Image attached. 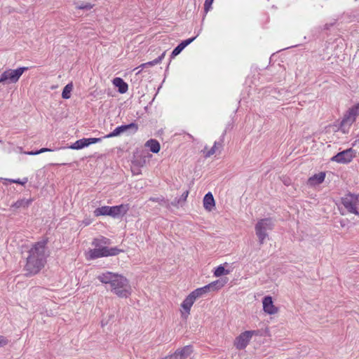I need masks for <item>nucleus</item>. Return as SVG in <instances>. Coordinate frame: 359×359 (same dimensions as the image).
Returning a JSON list of instances; mask_svg holds the SVG:
<instances>
[{"mask_svg": "<svg viewBox=\"0 0 359 359\" xmlns=\"http://www.w3.org/2000/svg\"><path fill=\"white\" fill-rule=\"evenodd\" d=\"M188 195H189V191H186L185 192L183 193L182 197L184 198V200H186V198H187Z\"/></svg>", "mask_w": 359, "mask_h": 359, "instance_id": "nucleus-33", "label": "nucleus"}, {"mask_svg": "<svg viewBox=\"0 0 359 359\" xmlns=\"http://www.w3.org/2000/svg\"><path fill=\"white\" fill-rule=\"evenodd\" d=\"M214 0H205L204 3V11L207 13L212 8V4Z\"/></svg>", "mask_w": 359, "mask_h": 359, "instance_id": "nucleus-29", "label": "nucleus"}, {"mask_svg": "<svg viewBox=\"0 0 359 359\" xmlns=\"http://www.w3.org/2000/svg\"><path fill=\"white\" fill-rule=\"evenodd\" d=\"M341 203L348 212L359 216V194H346L341 198Z\"/></svg>", "mask_w": 359, "mask_h": 359, "instance_id": "nucleus-5", "label": "nucleus"}, {"mask_svg": "<svg viewBox=\"0 0 359 359\" xmlns=\"http://www.w3.org/2000/svg\"><path fill=\"white\" fill-rule=\"evenodd\" d=\"M129 204H121L119 205L111 206L110 216L116 217L126 215L129 210Z\"/></svg>", "mask_w": 359, "mask_h": 359, "instance_id": "nucleus-15", "label": "nucleus"}, {"mask_svg": "<svg viewBox=\"0 0 359 359\" xmlns=\"http://www.w3.org/2000/svg\"><path fill=\"white\" fill-rule=\"evenodd\" d=\"M229 273L230 271L229 270L225 269L222 265H219L215 269L214 276L215 277H220L223 275H227Z\"/></svg>", "mask_w": 359, "mask_h": 359, "instance_id": "nucleus-25", "label": "nucleus"}, {"mask_svg": "<svg viewBox=\"0 0 359 359\" xmlns=\"http://www.w3.org/2000/svg\"><path fill=\"white\" fill-rule=\"evenodd\" d=\"M113 85L118 88L120 93H126L128 90V85L120 77H116L112 81Z\"/></svg>", "mask_w": 359, "mask_h": 359, "instance_id": "nucleus-19", "label": "nucleus"}, {"mask_svg": "<svg viewBox=\"0 0 359 359\" xmlns=\"http://www.w3.org/2000/svg\"><path fill=\"white\" fill-rule=\"evenodd\" d=\"M122 252L123 250L117 248H109L107 247H102L88 250L86 253V258L87 259H95L102 257L114 256Z\"/></svg>", "mask_w": 359, "mask_h": 359, "instance_id": "nucleus-3", "label": "nucleus"}, {"mask_svg": "<svg viewBox=\"0 0 359 359\" xmlns=\"http://www.w3.org/2000/svg\"><path fill=\"white\" fill-rule=\"evenodd\" d=\"M51 151L52 150L50 149L42 148V149H41L39 151H29V152H27L26 154H28V155H37V154H41V153L46 152V151Z\"/></svg>", "mask_w": 359, "mask_h": 359, "instance_id": "nucleus-30", "label": "nucleus"}, {"mask_svg": "<svg viewBox=\"0 0 359 359\" xmlns=\"http://www.w3.org/2000/svg\"><path fill=\"white\" fill-rule=\"evenodd\" d=\"M325 178V173L320 172L318 174H315L308 180V184L310 186H316L321 184Z\"/></svg>", "mask_w": 359, "mask_h": 359, "instance_id": "nucleus-20", "label": "nucleus"}, {"mask_svg": "<svg viewBox=\"0 0 359 359\" xmlns=\"http://www.w3.org/2000/svg\"><path fill=\"white\" fill-rule=\"evenodd\" d=\"M226 283V280H217L202 287L197 288L196 290L198 291L200 294L203 296V294L211 291H218L222 288Z\"/></svg>", "mask_w": 359, "mask_h": 359, "instance_id": "nucleus-11", "label": "nucleus"}, {"mask_svg": "<svg viewBox=\"0 0 359 359\" xmlns=\"http://www.w3.org/2000/svg\"><path fill=\"white\" fill-rule=\"evenodd\" d=\"M145 147H148L149 150L153 153H158L161 149V145L159 142L154 139L149 140L145 143Z\"/></svg>", "mask_w": 359, "mask_h": 359, "instance_id": "nucleus-22", "label": "nucleus"}, {"mask_svg": "<svg viewBox=\"0 0 359 359\" xmlns=\"http://www.w3.org/2000/svg\"><path fill=\"white\" fill-rule=\"evenodd\" d=\"M192 351L191 346H185L181 348L177 349L170 357H173L175 359H184L189 356Z\"/></svg>", "mask_w": 359, "mask_h": 359, "instance_id": "nucleus-16", "label": "nucleus"}, {"mask_svg": "<svg viewBox=\"0 0 359 359\" xmlns=\"http://www.w3.org/2000/svg\"><path fill=\"white\" fill-rule=\"evenodd\" d=\"M111 206H102L96 208L93 213L95 217L110 216Z\"/></svg>", "mask_w": 359, "mask_h": 359, "instance_id": "nucleus-23", "label": "nucleus"}, {"mask_svg": "<svg viewBox=\"0 0 359 359\" xmlns=\"http://www.w3.org/2000/svg\"><path fill=\"white\" fill-rule=\"evenodd\" d=\"M93 245L97 247L98 246V239H94L93 241Z\"/></svg>", "mask_w": 359, "mask_h": 359, "instance_id": "nucleus-34", "label": "nucleus"}, {"mask_svg": "<svg viewBox=\"0 0 359 359\" xmlns=\"http://www.w3.org/2000/svg\"><path fill=\"white\" fill-rule=\"evenodd\" d=\"M263 310L269 315H273L278 312V309L273 304L272 297L266 296L262 300Z\"/></svg>", "mask_w": 359, "mask_h": 359, "instance_id": "nucleus-12", "label": "nucleus"}, {"mask_svg": "<svg viewBox=\"0 0 359 359\" xmlns=\"http://www.w3.org/2000/svg\"><path fill=\"white\" fill-rule=\"evenodd\" d=\"M273 224L271 219L266 218L258 221L255 225L256 234L259 240L260 244H263L267 237L266 231L273 229Z\"/></svg>", "mask_w": 359, "mask_h": 359, "instance_id": "nucleus-7", "label": "nucleus"}, {"mask_svg": "<svg viewBox=\"0 0 359 359\" xmlns=\"http://www.w3.org/2000/svg\"><path fill=\"white\" fill-rule=\"evenodd\" d=\"M1 180H3L4 182H9L11 183L19 184L21 185H25L28 182V179L27 177H25L22 180L20 179L11 180V179H7V178H1ZM4 184H6V182H4Z\"/></svg>", "mask_w": 359, "mask_h": 359, "instance_id": "nucleus-27", "label": "nucleus"}, {"mask_svg": "<svg viewBox=\"0 0 359 359\" xmlns=\"http://www.w3.org/2000/svg\"><path fill=\"white\" fill-rule=\"evenodd\" d=\"M75 7L78 10H90L94 7V4L90 2H83L80 4L75 3Z\"/></svg>", "mask_w": 359, "mask_h": 359, "instance_id": "nucleus-26", "label": "nucleus"}, {"mask_svg": "<svg viewBox=\"0 0 359 359\" xmlns=\"http://www.w3.org/2000/svg\"><path fill=\"white\" fill-rule=\"evenodd\" d=\"M8 344V340L3 336H0V346H6Z\"/></svg>", "mask_w": 359, "mask_h": 359, "instance_id": "nucleus-31", "label": "nucleus"}, {"mask_svg": "<svg viewBox=\"0 0 359 359\" xmlns=\"http://www.w3.org/2000/svg\"><path fill=\"white\" fill-rule=\"evenodd\" d=\"M48 240L43 238L34 243L28 251L25 270L27 275L37 274L46 263V251Z\"/></svg>", "mask_w": 359, "mask_h": 359, "instance_id": "nucleus-1", "label": "nucleus"}, {"mask_svg": "<svg viewBox=\"0 0 359 359\" xmlns=\"http://www.w3.org/2000/svg\"><path fill=\"white\" fill-rule=\"evenodd\" d=\"M73 83L72 82L68 83L65 86L62 93V97L64 99H69L71 97V93L73 90Z\"/></svg>", "mask_w": 359, "mask_h": 359, "instance_id": "nucleus-24", "label": "nucleus"}, {"mask_svg": "<svg viewBox=\"0 0 359 359\" xmlns=\"http://www.w3.org/2000/svg\"><path fill=\"white\" fill-rule=\"evenodd\" d=\"M101 141L100 138H83L76 141L69 147L72 149H81L90 144H95Z\"/></svg>", "mask_w": 359, "mask_h": 359, "instance_id": "nucleus-13", "label": "nucleus"}, {"mask_svg": "<svg viewBox=\"0 0 359 359\" xmlns=\"http://www.w3.org/2000/svg\"><path fill=\"white\" fill-rule=\"evenodd\" d=\"M203 207L208 211H212L215 206V201L211 192L206 194L203 198Z\"/></svg>", "mask_w": 359, "mask_h": 359, "instance_id": "nucleus-17", "label": "nucleus"}, {"mask_svg": "<svg viewBox=\"0 0 359 359\" xmlns=\"http://www.w3.org/2000/svg\"><path fill=\"white\" fill-rule=\"evenodd\" d=\"M195 39V37L188 39L187 40H184L182 41L172 52V57H175L177 55H179L182 50L189 44H190Z\"/></svg>", "mask_w": 359, "mask_h": 359, "instance_id": "nucleus-21", "label": "nucleus"}, {"mask_svg": "<svg viewBox=\"0 0 359 359\" xmlns=\"http://www.w3.org/2000/svg\"><path fill=\"white\" fill-rule=\"evenodd\" d=\"M163 56H164V54H162L161 56H160L159 57L154 60L153 61L142 64L140 67L135 68V70L137 69L140 67H147V66H154V65L161 62V61L162 58L163 57Z\"/></svg>", "mask_w": 359, "mask_h": 359, "instance_id": "nucleus-28", "label": "nucleus"}, {"mask_svg": "<svg viewBox=\"0 0 359 359\" xmlns=\"http://www.w3.org/2000/svg\"><path fill=\"white\" fill-rule=\"evenodd\" d=\"M97 279L104 284H108L110 291L119 298H128L132 293V287L129 280L123 275L109 271L97 276Z\"/></svg>", "mask_w": 359, "mask_h": 359, "instance_id": "nucleus-2", "label": "nucleus"}, {"mask_svg": "<svg viewBox=\"0 0 359 359\" xmlns=\"http://www.w3.org/2000/svg\"><path fill=\"white\" fill-rule=\"evenodd\" d=\"M104 239L106 240V241H104V243L106 244L109 240H108V239H106V238H104Z\"/></svg>", "mask_w": 359, "mask_h": 359, "instance_id": "nucleus-35", "label": "nucleus"}, {"mask_svg": "<svg viewBox=\"0 0 359 359\" xmlns=\"http://www.w3.org/2000/svg\"><path fill=\"white\" fill-rule=\"evenodd\" d=\"M133 129L135 132H136L138 129V126L137 124L132 123L128 125L121 126L116 128L111 133L104 136V138H110L115 136L119 135L121 133L126 131L128 129Z\"/></svg>", "mask_w": 359, "mask_h": 359, "instance_id": "nucleus-14", "label": "nucleus"}, {"mask_svg": "<svg viewBox=\"0 0 359 359\" xmlns=\"http://www.w3.org/2000/svg\"><path fill=\"white\" fill-rule=\"evenodd\" d=\"M201 295L196 289L192 291L182 302L180 305V314L181 317L184 319H187L190 315V311L192 306L196 300L201 297Z\"/></svg>", "mask_w": 359, "mask_h": 359, "instance_id": "nucleus-4", "label": "nucleus"}, {"mask_svg": "<svg viewBox=\"0 0 359 359\" xmlns=\"http://www.w3.org/2000/svg\"><path fill=\"white\" fill-rule=\"evenodd\" d=\"M258 331L248 330L241 332L236 337L233 341V345L238 350L245 349L249 344L251 339L254 335H258Z\"/></svg>", "mask_w": 359, "mask_h": 359, "instance_id": "nucleus-8", "label": "nucleus"}, {"mask_svg": "<svg viewBox=\"0 0 359 359\" xmlns=\"http://www.w3.org/2000/svg\"><path fill=\"white\" fill-rule=\"evenodd\" d=\"M359 116V102L355 106L351 107L344 115L341 121V126H351Z\"/></svg>", "mask_w": 359, "mask_h": 359, "instance_id": "nucleus-10", "label": "nucleus"}, {"mask_svg": "<svg viewBox=\"0 0 359 359\" xmlns=\"http://www.w3.org/2000/svg\"><path fill=\"white\" fill-rule=\"evenodd\" d=\"M28 69L27 67H19L16 69H7L4 71L0 78L1 83H15L18 81L22 74Z\"/></svg>", "mask_w": 359, "mask_h": 359, "instance_id": "nucleus-6", "label": "nucleus"}, {"mask_svg": "<svg viewBox=\"0 0 359 359\" xmlns=\"http://www.w3.org/2000/svg\"><path fill=\"white\" fill-rule=\"evenodd\" d=\"M163 198H154V197H151L149 198V201H152V202H156V203H160L161 201H163Z\"/></svg>", "mask_w": 359, "mask_h": 359, "instance_id": "nucleus-32", "label": "nucleus"}, {"mask_svg": "<svg viewBox=\"0 0 359 359\" xmlns=\"http://www.w3.org/2000/svg\"><path fill=\"white\" fill-rule=\"evenodd\" d=\"M222 147V142H215L213 146L210 148L205 147L203 150V156L205 158H209L217 153Z\"/></svg>", "mask_w": 359, "mask_h": 359, "instance_id": "nucleus-18", "label": "nucleus"}, {"mask_svg": "<svg viewBox=\"0 0 359 359\" xmlns=\"http://www.w3.org/2000/svg\"><path fill=\"white\" fill-rule=\"evenodd\" d=\"M355 155V151L352 148H349L337 153L336 155L333 156L330 160L337 163L348 164L353 161Z\"/></svg>", "mask_w": 359, "mask_h": 359, "instance_id": "nucleus-9", "label": "nucleus"}]
</instances>
